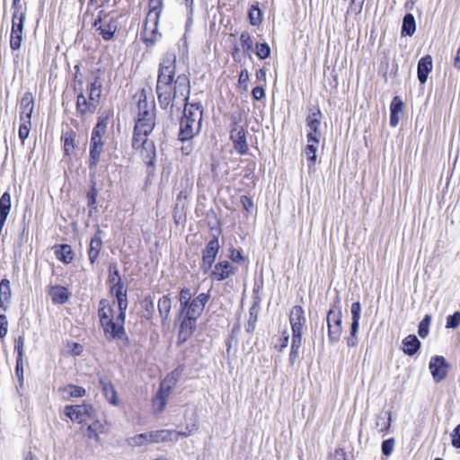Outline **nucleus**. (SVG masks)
Wrapping results in <instances>:
<instances>
[{"mask_svg": "<svg viewBox=\"0 0 460 460\" xmlns=\"http://www.w3.org/2000/svg\"><path fill=\"white\" fill-rule=\"evenodd\" d=\"M11 298L10 281L3 279L0 282V307H3L4 302H8Z\"/></svg>", "mask_w": 460, "mask_h": 460, "instance_id": "c9c22d12", "label": "nucleus"}, {"mask_svg": "<svg viewBox=\"0 0 460 460\" xmlns=\"http://www.w3.org/2000/svg\"><path fill=\"white\" fill-rule=\"evenodd\" d=\"M351 312V323H358L360 320L361 305L359 302H354L350 307Z\"/></svg>", "mask_w": 460, "mask_h": 460, "instance_id": "5fc2aeb1", "label": "nucleus"}, {"mask_svg": "<svg viewBox=\"0 0 460 460\" xmlns=\"http://www.w3.org/2000/svg\"><path fill=\"white\" fill-rule=\"evenodd\" d=\"M220 245L218 238L214 236L207 244L202 251V263L201 269L204 273H208L211 269L215 260L217 256Z\"/></svg>", "mask_w": 460, "mask_h": 460, "instance_id": "1a4fd4ad", "label": "nucleus"}, {"mask_svg": "<svg viewBox=\"0 0 460 460\" xmlns=\"http://www.w3.org/2000/svg\"><path fill=\"white\" fill-rule=\"evenodd\" d=\"M252 98L261 101L265 97V90L262 86H256L252 90Z\"/></svg>", "mask_w": 460, "mask_h": 460, "instance_id": "774afa93", "label": "nucleus"}, {"mask_svg": "<svg viewBox=\"0 0 460 460\" xmlns=\"http://www.w3.org/2000/svg\"><path fill=\"white\" fill-rule=\"evenodd\" d=\"M15 374L19 381V385L22 387L23 385L24 377H23V359L16 358V366H15Z\"/></svg>", "mask_w": 460, "mask_h": 460, "instance_id": "680f3d73", "label": "nucleus"}, {"mask_svg": "<svg viewBox=\"0 0 460 460\" xmlns=\"http://www.w3.org/2000/svg\"><path fill=\"white\" fill-rule=\"evenodd\" d=\"M170 376H167V378L162 382L160 389L153 400V405L157 411H162L166 405V401L172 389V385H167Z\"/></svg>", "mask_w": 460, "mask_h": 460, "instance_id": "dca6fc26", "label": "nucleus"}, {"mask_svg": "<svg viewBox=\"0 0 460 460\" xmlns=\"http://www.w3.org/2000/svg\"><path fill=\"white\" fill-rule=\"evenodd\" d=\"M364 2L365 0H351L347 10V14H359L362 11Z\"/></svg>", "mask_w": 460, "mask_h": 460, "instance_id": "8fccbe9b", "label": "nucleus"}, {"mask_svg": "<svg viewBox=\"0 0 460 460\" xmlns=\"http://www.w3.org/2000/svg\"><path fill=\"white\" fill-rule=\"evenodd\" d=\"M236 271L237 269L230 261L223 260L215 264L209 277L212 281L221 282L234 276Z\"/></svg>", "mask_w": 460, "mask_h": 460, "instance_id": "9d476101", "label": "nucleus"}, {"mask_svg": "<svg viewBox=\"0 0 460 460\" xmlns=\"http://www.w3.org/2000/svg\"><path fill=\"white\" fill-rule=\"evenodd\" d=\"M12 207L11 195L5 191L0 198V217L7 218Z\"/></svg>", "mask_w": 460, "mask_h": 460, "instance_id": "72a5a7b5", "label": "nucleus"}, {"mask_svg": "<svg viewBox=\"0 0 460 460\" xmlns=\"http://www.w3.org/2000/svg\"><path fill=\"white\" fill-rule=\"evenodd\" d=\"M197 326V319L190 316H182L178 334L179 343L186 342L193 334Z\"/></svg>", "mask_w": 460, "mask_h": 460, "instance_id": "4468645a", "label": "nucleus"}, {"mask_svg": "<svg viewBox=\"0 0 460 460\" xmlns=\"http://www.w3.org/2000/svg\"><path fill=\"white\" fill-rule=\"evenodd\" d=\"M433 67L432 58L429 55H426L421 58L418 62V79L420 84H425L429 74L431 72Z\"/></svg>", "mask_w": 460, "mask_h": 460, "instance_id": "412c9836", "label": "nucleus"}, {"mask_svg": "<svg viewBox=\"0 0 460 460\" xmlns=\"http://www.w3.org/2000/svg\"><path fill=\"white\" fill-rule=\"evenodd\" d=\"M22 41V33L11 31L10 48L12 50H18Z\"/></svg>", "mask_w": 460, "mask_h": 460, "instance_id": "603ef678", "label": "nucleus"}, {"mask_svg": "<svg viewBox=\"0 0 460 460\" xmlns=\"http://www.w3.org/2000/svg\"><path fill=\"white\" fill-rule=\"evenodd\" d=\"M97 105L98 104L96 102L90 99L87 101L83 93L77 95L76 111L79 114L84 115L87 112L93 113L95 111Z\"/></svg>", "mask_w": 460, "mask_h": 460, "instance_id": "393cba45", "label": "nucleus"}, {"mask_svg": "<svg viewBox=\"0 0 460 460\" xmlns=\"http://www.w3.org/2000/svg\"><path fill=\"white\" fill-rule=\"evenodd\" d=\"M230 139L238 154L242 155L247 154L249 147L246 140V130L235 120L231 125Z\"/></svg>", "mask_w": 460, "mask_h": 460, "instance_id": "0eeeda50", "label": "nucleus"}, {"mask_svg": "<svg viewBox=\"0 0 460 460\" xmlns=\"http://www.w3.org/2000/svg\"><path fill=\"white\" fill-rule=\"evenodd\" d=\"M25 342V335L24 332L14 341V350L17 353V358L19 359H23V347Z\"/></svg>", "mask_w": 460, "mask_h": 460, "instance_id": "09e8293b", "label": "nucleus"}, {"mask_svg": "<svg viewBox=\"0 0 460 460\" xmlns=\"http://www.w3.org/2000/svg\"><path fill=\"white\" fill-rule=\"evenodd\" d=\"M116 299L118 302V308H119V314L117 316V321L125 323L126 311L128 308V297L120 296V297H116Z\"/></svg>", "mask_w": 460, "mask_h": 460, "instance_id": "a18cd8bd", "label": "nucleus"}, {"mask_svg": "<svg viewBox=\"0 0 460 460\" xmlns=\"http://www.w3.org/2000/svg\"><path fill=\"white\" fill-rule=\"evenodd\" d=\"M432 320L430 314H426L420 322L418 326V334L420 338L425 339L429 333V325Z\"/></svg>", "mask_w": 460, "mask_h": 460, "instance_id": "37998d69", "label": "nucleus"}, {"mask_svg": "<svg viewBox=\"0 0 460 460\" xmlns=\"http://www.w3.org/2000/svg\"><path fill=\"white\" fill-rule=\"evenodd\" d=\"M460 325V312L456 311L447 317L446 328L456 329Z\"/></svg>", "mask_w": 460, "mask_h": 460, "instance_id": "3c124183", "label": "nucleus"}, {"mask_svg": "<svg viewBox=\"0 0 460 460\" xmlns=\"http://www.w3.org/2000/svg\"><path fill=\"white\" fill-rule=\"evenodd\" d=\"M55 252L57 258L66 264L72 262L74 260V252L68 244H60L57 246Z\"/></svg>", "mask_w": 460, "mask_h": 460, "instance_id": "c756f323", "label": "nucleus"}, {"mask_svg": "<svg viewBox=\"0 0 460 460\" xmlns=\"http://www.w3.org/2000/svg\"><path fill=\"white\" fill-rule=\"evenodd\" d=\"M322 112L320 109L311 111L306 118V125L310 128L311 132L315 136H319V127L321 124Z\"/></svg>", "mask_w": 460, "mask_h": 460, "instance_id": "bb28decb", "label": "nucleus"}, {"mask_svg": "<svg viewBox=\"0 0 460 460\" xmlns=\"http://www.w3.org/2000/svg\"><path fill=\"white\" fill-rule=\"evenodd\" d=\"M99 384L102 387V394L107 399V401L112 404L117 405L118 404V397H117V392L111 384V382L109 380L108 377L104 376H99Z\"/></svg>", "mask_w": 460, "mask_h": 460, "instance_id": "aec40b11", "label": "nucleus"}, {"mask_svg": "<svg viewBox=\"0 0 460 460\" xmlns=\"http://www.w3.org/2000/svg\"><path fill=\"white\" fill-rule=\"evenodd\" d=\"M156 93L159 105L164 110L169 106L172 108L180 98L183 102H188L190 94V79L185 74H181L176 77L173 87L172 84H156Z\"/></svg>", "mask_w": 460, "mask_h": 460, "instance_id": "f257e3e1", "label": "nucleus"}, {"mask_svg": "<svg viewBox=\"0 0 460 460\" xmlns=\"http://www.w3.org/2000/svg\"><path fill=\"white\" fill-rule=\"evenodd\" d=\"M394 438H388L383 441L381 446L382 454L385 456H389L394 450Z\"/></svg>", "mask_w": 460, "mask_h": 460, "instance_id": "4d7b16f0", "label": "nucleus"}, {"mask_svg": "<svg viewBox=\"0 0 460 460\" xmlns=\"http://www.w3.org/2000/svg\"><path fill=\"white\" fill-rule=\"evenodd\" d=\"M289 336L287 332H283L282 337L279 338V342L275 344V349L282 352L288 344Z\"/></svg>", "mask_w": 460, "mask_h": 460, "instance_id": "e2e57ef3", "label": "nucleus"}, {"mask_svg": "<svg viewBox=\"0 0 460 460\" xmlns=\"http://www.w3.org/2000/svg\"><path fill=\"white\" fill-rule=\"evenodd\" d=\"M240 202L243 209L248 213H250L254 207L252 198L245 195L241 196Z\"/></svg>", "mask_w": 460, "mask_h": 460, "instance_id": "0e129e2a", "label": "nucleus"}, {"mask_svg": "<svg viewBox=\"0 0 460 460\" xmlns=\"http://www.w3.org/2000/svg\"><path fill=\"white\" fill-rule=\"evenodd\" d=\"M30 126H31V121L30 122L22 121V123H21V125L19 127L18 134H19V137H20V139L22 140V143H24L25 139L29 136Z\"/></svg>", "mask_w": 460, "mask_h": 460, "instance_id": "052dcab7", "label": "nucleus"}, {"mask_svg": "<svg viewBox=\"0 0 460 460\" xmlns=\"http://www.w3.org/2000/svg\"><path fill=\"white\" fill-rule=\"evenodd\" d=\"M203 108L200 102H184L183 116L180 122L179 140L187 142L200 131L202 126Z\"/></svg>", "mask_w": 460, "mask_h": 460, "instance_id": "f03ea898", "label": "nucleus"}, {"mask_svg": "<svg viewBox=\"0 0 460 460\" xmlns=\"http://www.w3.org/2000/svg\"><path fill=\"white\" fill-rule=\"evenodd\" d=\"M93 409L89 405H66L65 414L75 422L86 423Z\"/></svg>", "mask_w": 460, "mask_h": 460, "instance_id": "9b49d317", "label": "nucleus"}, {"mask_svg": "<svg viewBox=\"0 0 460 460\" xmlns=\"http://www.w3.org/2000/svg\"><path fill=\"white\" fill-rule=\"evenodd\" d=\"M64 141V151L66 155H69L71 149L74 147V137L72 133L66 132L62 137Z\"/></svg>", "mask_w": 460, "mask_h": 460, "instance_id": "bf43d9fd", "label": "nucleus"}, {"mask_svg": "<svg viewBox=\"0 0 460 460\" xmlns=\"http://www.w3.org/2000/svg\"><path fill=\"white\" fill-rule=\"evenodd\" d=\"M34 109V100L31 93H25L21 99L20 103V119L21 121L30 122L31 113Z\"/></svg>", "mask_w": 460, "mask_h": 460, "instance_id": "6ab92c4d", "label": "nucleus"}, {"mask_svg": "<svg viewBox=\"0 0 460 460\" xmlns=\"http://www.w3.org/2000/svg\"><path fill=\"white\" fill-rule=\"evenodd\" d=\"M132 147L139 150L141 158L147 166H155L156 157L155 146L154 142L147 138V136H141V137H137V141L135 135H133Z\"/></svg>", "mask_w": 460, "mask_h": 460, "instance_id": "423d86ee", "label": "nucleus"}, {"mask_svg": "<svg viewBox=\"0 0 460 460\" xmlns=\"http://www.w3.org/2000/svg\"><path fill=\"white\" fill-rule=\"evenodd\" d=\"M98 316L100 319L101 325L106 323L109 321L113 320V309L110 305L109 301L102 299L99 302Z\"/></svg>", "mask_w": 460, "mask_h": 460, "instance_id": "cd10ccee", "label": "nucleus"}, {"mask_svg": "<svg viewBox=\"0 0 460 460\" xmlns=\"http://www.w3.org/2000/svg\"><path fill=\"white\" fill-rule=\"evenodd\" d=\"M120 280L121 278L117 264L115 262L110 263L108 282L112 285Z\"/></svg>", "mask_w": 460, "mask_h": 460, "instance_id": "de8ad7c7", "label": "nucleus"}, {"mask_svg": "<svg viewBox=\"0 0 460 460\" xmlns=\"http://www.w3.org/2000/svg\"><path fill=\"white\" fill-rule=\"evenodd\" d=\"M176 67V56L172 53H166L164 56L158 72H163L164 75H170V76L175 75Z\"/></svg>", "mask_w": 460, "mask_h": 460, "instance_id": "b1692460", "label": "nucleus"}, {"mask_svg": "<svg viewBox=\"0 0 460 460\" xmlns=\"http://www.w3.org/2000/svg\"><path fill=\"white\" fill-rule=\"evenodd\" d=\"M416 31V22L413 14L407 13L404 15L402 19V31L401 34L402 36H409L411 37Z\"/></svg>", "mask_w": 460, "mask_h": 460, "instance_id": "7c9ffc66", "label": "nucleus"}, {"mask_svg": "<svg viewBox=\"0 0 460 460\" xmlns=\"http://www.w3.org/2000/svg\"><path fill=\"white\" fill-rule=\"evenodd\" d=\"M249 20L252 26H258L262 22V13L259 8L258 4H252L249 10Z\"/></svg>", "mask_w": 460, "mask_h": 460, "instance_id": "58836bf2", "label": "nucleus"}, {"mask_svg": "<svg viewBox=\"0 0 460 460\" xmlns=\"http://www.w3.org/2000/svg\"><path fill=\"white\" fill-rule=\"evenodd\" d=\"M403 107V102L399 96H394L390 104V113L398 114L402 112Z\"/></svg>", "mask_w": 460, "mask_h": 460, "instance_id": "864d4df0", "label": "nucleus"}, {"mask_svg": "<svg viewBox=\"0 0 460 460\" xmlns=\"http://www.w3.org/2000/svg\"><path fill=\"white\" fill-rule=\"evenodd\" d=\"M302 344V335H292V343L289 353V363L293 366L299 356V349Z\"/></svg>", "mask_w": 460, "mask_h": 460, "instance_id": "473e14b6", "label": "nucleus"}, {"mask_svg": "<svg viewBox=\"0 0 460 460\" xmlns=\"http://www.w3.org/2000/svg\"><path fill=\"white\" fill-rule=\"evenodd\" d=\"M49 296L54 304H65L70 296V293L67 288L63 286H53L50 288Z\"/></svg>", "mask_w": 460, "mask_h": 460, "instance_id": "a878e982", "label": "nucleus"}, {"mask_svg": "<svg viewBox=\"0 0 460 460\" xmlns=\"http://www.w3.org/2000/svg\"><path fill=\"white\" fill-rule=\"evenodd\" d=\"M108 125V118H101L98 119L95 127L92 131L91 137H101L106 133V128Z\"/></svg>", "mask_w": 460, "mask_h": 460, "instance_id": "c03bdc74", "label": "nucleus"}, {"mask_svg": "<svg viewBox=\"0 0 460 460\" xmlns=\"http://www.w3.org/2000/svg\"><path fill=\"white\" fill-rule=\"evenodd\" d=\"M102 152V148L96 146H90V154H89V168L90 170H95L100 162L101 154Z\"/></svg>", "mask_w": 460, "mask_h": 460, "instance_id": "a19ab883", "label": "nucleus"}, {"mask_svg": "<svg viewBox=\"0 0 460 460\" xmlns=\"http://www.w3.org/2000/svg\"><path fill=\"white\" fill-rule=\"evenodd\" d=\"M255 49L260 59H266L270 56V48L268 43H256Z\"/></svg>", "mask_w": 460, "mask_h": 460, "instance_id": "49530a36", "label": "nucleus"}, {"mask_svg": "<svg viewBox=\"0 0 460 460\" xmlns=\"http://www.w3.org/2000/svg\"><path fill=\"white\" fill-rule=\"evenodd\" d=\"M420 341L414 334L406 336L402 341V349L407 356L415 355L420 349Z\"/></svg>", "mask_w": 460, "mask_h": 460, "instance_id": "5701e85b", "label": "nucleus"}, {"mask_svg": "<svg viewBox=\"0 0 460 460\" xmlns=\"http://www.w3.org/2000/svg\"><path fill=\"white\" fill-rule=\"evenodd\" d=\"M65 390L68 391L70 397H82L85 394L84 388L74 385H69Z\"/></svg>", "mask_w": 460, "mask_h": 460, "instance_id": "13d9d810", "label": "nucleus"}, {"mask_svg": "<svg viewBox=\"0 0 460 460\" xmlns=\"http://www.w3.org/2000/svg\"><path fill=\"white\" fill-rule=\"evenodd\" d=\"M111 292H114L116 297L127 296V290L124 288L122 280L112 284L111 287Z\"/></svg>", "mask_w": 460, "mask_h": 460, "instance_id": "6e6d98bb", "label": "nucleus"}, {"mask_svg": "<svg viewBox=\"0 0 460 460\" xmlns=\"http://www.w3.org/2000/svg\"><path fill=\"white\" fill-rule=\"evenodd\" d=\"M305 322L306 319L303 308L300 305L293 306L289 314L292 335H303V327Z\"/></svg>", "mask_w": 460, "mask_h": 460, "instance_id": "ddd939ff", "label": "nucleus"}, {"mask_svg": "<svg viewBox=\"0 0 460 460\" xmlns=\"http://www.w3.org/2000/svg\"><path fill=\"white\" fill-rule=\"evenodd\" d=\"M158 311L163 321H166L169 318L172 302L168 296H163L158 301Z\"/></svg>", "mask_w": 460, "mask_h": 460, "instance_id": "2f4dec72", "label": "nucleus"}, {"mask_svg": "<svg viewBox=\"0 0 460 460\" xmlns=\"http://www.w3.org/2000/svg\"><path fill=\"white\" fill-rule=\"evenodd\" d=\"M240 43H241L243 53L244 54L247 53L248 56L251 57L249 52L253 49V41H252V39L248 31H243L241 33Z\"/></svg>", "mask_w": 460, "mask_h": 460, "instance_id": "79ce46f5", "label": "nucleus"}, {"mask_svg": "<svg viewBox=\"0 0 460 460\" xmlns=\"http://www.w3.org/2000/svg\"><path fill=\"white\" fill-rule=\"evenodd\" d=\"M452 446L455 448H460V424H458L453 430Z\"/></svg>", "mask_w": 460, "mask_h": 460, "instance_id": "338daca9", "label": "nucleus"}, {"mask_svg": "<svg viewBox=\"0 0 460 460\" xmlns=\"http://www.w3.org/2000/svg\"><path fill=\"white\" fill-rule=\"evenodd\" d=\"M101 229L98 227L97 233L91 239L89 250H88V257L91 264H94L99 257L100 252L102 247V240L101 237Z\"/></svg>", "mask_w": 460, "mask_h": 460, "instance_id": "4be33fe9", "label": "nucleus"}, {"mask_svg": "<svg viewBox=\"0 0 460 460\" xmlns=\"http://www.w3.org/2000/svg\"><path fill=\"white\" fill-rule=\"evenodd\" d=\"M209 298L210 295L208 293H200L196 297L192 298L188 316L194 317V319L198 320V318L201 315Z\"/></svg>", "mask_w": 460, "mask_h": 460, "instance_id": "f3484780", "label": "nucleus"}, {"mask_svg": "<svg viewBox=\"0 0 460 460\" xmlns=\"http://www.w3.org/2000/svg\"><path fill=\"white\" fill-rule=\"evenodd\" d=\"M342 314L340 306L333 305L327 313L328 338L331 343L340 341L342 333Z\"/></svg>", "mask_w": 460, "mask_h": 460, "instance_id": "39448f33", "label": "nucleus"}, {"mask_svg": "<svg viewBox=\"0 0 460 460\" xmlns=\"http://www.w3.org/2000/svg\"><path fill=\"white\" fill-rule=\"evenodd\" d=\"M93 27L103 40H113L119 27V16H114L105 10H100L93 22Z\"/></svg>", "mask_w": 460, "mask_h": 460, "instance_id": "20e7f679", "label": "nucleus"}, {"mask_svg": "<svg viewBox=\"0 0 460 460\" xmlns=\"http://www.w3.org/2000/svg\"><path fill=\"white\" fill-rule=\"evenodd\" d=\"M25 19V13L21 12L20 14L17 11L13 12V21H12V31L19 33H22L23 31V23Z\"/></svg>", "mask_w": 460, "mask_h": 460, "instance_id": "ea45409f", "label": "nucleus"}, {"mask_svg": "<svg viewBox=\"0 0 460 460\" xmlns=\"http://www.w3.org/2000/svg\"><path fill=\"white\" fill-rule=\"evenodd\" d=\"M149 441L153 443L177 442L179 434L173 429H159L149 431Z\"/></svg>", "mask_w": 460, "mask_h": 460, "instance_id": "2eb2a0df", "label": "nucleus"}, {"mask_svg": "<svg viewBox=\"0 0 460 460\" xmlns=\"http://www.w3.org/2000/svg\"><path fill=\"white\" fill-rule=\"evenodd\" d=\"M376 426L379 431H386L391 426V416L389 412H381L376 416Z\"/></svg>", "mask_w": 460, "mask_h": 460, "instance_id": "e433bc0d", "label": "nucleus"}, {"mask_svg": "<svg viewBox=\"0 0 460 460\" xmlns=\"http://www.w3.org/2000/svg\"><path fill=\"white\" fill-rule=\"evenodd\" d=\"M124 323H125L118 322L117 320L116 322L111 320L102 324L101 326L103 329L104 336L107 341L121 340L124 344L128 346L129 344V340L126 334Z\"/></svg>", "mask_w": 460, "mask_h": 460, "instance_id": "6e6552de", "label": "nucleus"}, {"mask_svg": "<svg viewBox=\"0 0 460 460\" xmlns=\"http://www.w3.org/2000/svg\"><path fill=\"white\" fill-rule=\"evenodd\" d=\"M127 443L131 447H141L151 444L149 441V433H141L127 439Z\"/></svg>", "mask_w": 460, "mask_h": 460, "instance_id": "4c0bfd02", "label": "nucleus"}, {"mask_svg": "<svg viewBox=\"0 0 460 460\" xmlns=\"http://www.w3.org/2000/svg\"><path fill=\"white\" fill-rule=\"evenodd\" d=\"M319 145V137L313 133L307 134V146L305 149V155L308 162V167H314L316 162V152Z\"/></svg>", "mask_w": 460, "mask_h": 460, "instance_id": "a211bd4d", "label": "nucleus"}, {"mask_svg": "<svg viewBox=\"0 0 460 460\" xmlns=\"http://www.w3.org/2000/svg\"><path fill=\"white\" fill-rule=\"evenodd\" d=\"M102 94V82L99 77H96L90 84L89 88V99L98 104L99 99Z\"/></svg>", "mask_w": 460, "mask_h": 460, "instance_id": "f704fd0d", "label": "nucleus"}, {"mask_svg": "<svg viewBox=\"0 0 460 460\" xmlns=\"http://www.w3.org/2000/svg\"><path fill=\"white\" fill-rule=\"evenodd\" d=\"M174 77L170 75H164L163 72H158L157 84H172L174 83Z\"/></svg>", "mask_w": 460, "mask_h": 460, "instance_id": "69168bd1", "label": "nucleus"}, {"mask_svg": "<svg viewBox=\"0 0 460 460\" xmlns=\"http://www.w3.org/2000/svg\"><path fill=\"white\" fill-rule=\"evenodd\" d=\"M448 367V363L443 356L431 358L429 368L435 382L438 383L447 377Z\"/></svg>", "mask_w": 460, "mask_h": 460, "instance_id": "f8f14e48", "label": "nucleus"}, {"mask_svg": "<svg viewBox=\"0 0 460 460\" xmlns=\"http://www.w3.org/2000/svg\"><path fill=\"white\" fill-rule=\"evenodd\" d=\"M154 105H150L146 97L140 98L137 102V119L134 128L133 135L136 139L141 136H148L155 125Z\"/></svg>", "mask_w": 460, "mask_h": 460, "instance_id": "7ed1b4c3", "label": "nucleus"}, {"mask_svg": "<svg viewBox=\"0 0 460 460\" xmlns=\"http://www.w3.org/2000/svg\"><path fill=\"white\" fill-rule=\"evenodd\" d=\"M149 12L146 16V21L152 22L155 26L157 25L159 16L163 9V0H149Z\"/></svg>", "mask_w": 460, "mask_h": 460, "instance_id": "c85d7f7f", "label": "nucleus"}]
</instances>
